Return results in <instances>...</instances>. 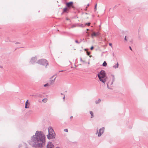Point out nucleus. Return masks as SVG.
Here are the masks:
<instances>
[{
	"label": "nucleus",
	"instance_id": "f257e3e1",
	"mask_svg": "<svg viewBox=\"0 0 148 148\" xmlns=\"http://www.w3.org/2000/svg\"><path fill=\"white\" fill-rule=\"evenodd\" d=\"M46 136L42 131H36L35 134L31 136L28 143L34 148H42L45 144Z\"/></svg>",
	"mask_w": 148,
	"mask_h": 148
},
{
	"label": "nucleus",
	"instance_id": "f03ea898",
	"mask_svg": "<svg viewBox=\"0 0 148 148\" xmlns=\"http://www.w3.org/2000/svg\"><path fill=\"white\" fill-rule=\"evenodd\" d=\"M106 73L103 70L101 71L98 73L97 76L100 81L105 84V82L107 80V77H106Z\"/></svg>",
	"mask_w": 148,
	"mask_h": 148
},
{
	"label": "nucleus",
	"instance_id": "7ed1b4c3",
	"mask_svg": "<svg viewBox=\"0 0 148 148\" xmlns=\"http://www.w3.org/2000/svg\"><path fill=\"white\" fill-rule=\"evenodd\" d=\"M49 134L47 135V138L49 139L54 138L55 137L56 134L53 130L51 127L48 128Z\"/></svg>",
	"mask_w": 148,
	"mask_h": 148
},
{
	"label": "nucleus",
	"instance_id": "20e7f679",
	"mask_svg": "<svg viewBox=\"0 0 148 148\" xmlns=\"http://www.w3.org/2000/svg\"><path fill=\"white\" fill-rule=\"evenodd\" d=\"M37 63L45 66V68H47L49 65L48 61L45 59H42L38 60L36 62Z\"/></svg>",
	"mask_w": 148,
	"mask_h": 148
},
{
	"label": "nucleus",
	"instance_id": "39448f33",
	"mask_svg": "<svg viewBox=\"0 0 148 148\" xmlns=\"http://www.w3.org/2000/svg\"><path fill=\"white\" fill-rule=\"evenodd\" d=\"M111 76L112 77V81H111L110 80H108V78L107 77V80L105 82V84L107 85V87L109 89H111L109 86H111L112 85L113 82L115 81L114 76L113 75H111Z\"/></svg>",
	"mask_w": 148,
	"mask_h": 148
},
{
	"label": "nucleus",
	"instance_id": "423d86ee",
	"mask_svg": "<svg viewBox=\"0 0 148 148\" xmlns=\"http://www.w3.org/2000/svg\"><path fill=\"white\" fill-rule=\"evenodd\" d=\"M37 60V57L35 56L34 57H32L30 61V63L32 64H34L35 63H36V61Z\"/></svg>",
	"mask_w": 148,
	"mask_h": 148
},
{
	"label": "nucleus",
	"instance_id": "0eeeda50",
	"mask_svg": "<svg viewBox=\"0 0 148 148\" xmlns=\"http://www.w3.org/2000/svg\"><path fill=\"white\" fill-rule=\"evenodd\" d=\"M104 127H102L99 130V132L98 133V137L100 136L104 132Z\"/></svg>",
	"mask_w": 148,
	"mask_h": 148
},
{
	"label": "nucleus",
	"instance_id": "6e6552de",
	"mask_svg": "<svg viewBox=\"0 0 148 148\" xmlns=\"http://www.w3.org/2000/svg\"><path fill=\"white\" fill-rule=\"evenodd\" d=\"M100 34V33L98 32H93L91 34V36L93 38L94 37H97L99 36Z\"/></svg>",
	"mask_w": 148,
	"mask_h": 148
},
{
	"label": "nucleus",
	"instance_id": "1a4fd4ad",
	"mask_svg": "<svg viewBox=\"0 0 148 148\" xmlns=\"http://www.w3.org/2000/svg\"><path fill=\"white\" fill-rule=\"evenodd\" d=\"M54 147V146L52 143L50 142L48 143L47 145V148H53Z\"/></svg>",
	"mask_w": 148,
	"mask_h": 148
},
{
	"label": "nucleus",
	"instance_id": "9d476101",
	"mask_svg": "<svg viewBox=\"0 0 148 148\" xmlns=\"http://www.w3.org/2000/svg\"><path fill=\"white\" fill-rule=\"evenodd\" d=\"M73 3L72 2L67 3H66V7L69 8H73Z\"/></svg>",
	"mask_w": 148,
	"mask_h": 148
},
{
	"label": "nucleus",
	"instance_id": "9b49d317",
	"mask_svg": "<svg viewBox=\"0 0 148 148\" xmlns=\"http://www.w3.org/2000/svg\"><path fill=\"white\" fill-rule=\"evenodd\" d=\"M56 77H55L53 79H50L49 80V86L52 85L54 84L55 81Z\"/></svg>",
	"mask_w": 148,
	"mask_h": 148
},
{
	"label": "nucleus",
	"instance_id": "f8f14e48",
	"mask_svg": "<svg viewBox=\"0 0 148 148\" xmlns=\"http://www.w3.org/2000/svg\"><path fill=\"white\" fill-rule=\"evenodd\" d=\"M29 105L30 103L28 102V100H27L26 102L25 103V108H29V107L27 106L28 105Z\"/></svg>",
	"mask_w": 148,
	"mask_h": 148
},
{
	"label": "nucleus",
	"instance_id": "ddd939ff",
	"mask_svg": "<svg viewBox=\"0 0 148 148\" xmlns=\"http://www.w3.org/2000/svg\"><path fill=\"white\" fill-rule=\"evenodd\" d=\"M118 66H119V64H118V63L117 62V63L115 64V65H114L113 66V68H114L115 69H116V68H118Z\"/></svg>",
	"mask_w": 148,
	"mask_h": 148
},
{
	"label": "nucleus",
	"instance_id": "4468645a",
	"mask_svg": "<svg viewBox=\"0 0 148 148\" xmlns=\"http://www.w3.org/2000/svg\"><path fill=\"white\" fill-rule=\"evenodd\" d=\"M107 64L106 62L105 61H104L102 64V66H103L106 67L107 66Z\"/></svg>",
	"mask_w": 148,
	"mask_h": 148
},
{
	"label": "nucleus",
	"instance_id": "2eb2a0df",
	"mask_svg": "<svg viewBox=\"0 0 148 148\" xmlns=\"http://www.w3.org/2000/svg\"><path fill=\"white\" fill-rule=\"evenodd\" d=\"M101 101L100 99H99L98 100H96L95 101V103L96 104H97L99 103Z\"/></svg>",
	"mask_w": 148,
	"mask_h": 148
},
{
	"label": "nucleus",
	"instance_id": "dca6fc26",
	"mask_svg": "<svg viewBox=\"0 0 148 148\" xmlns=\"http://www.w3.org/2000/svg\"><path fill=\"white\" fill-rule=\"evenodd\" d=\"M90 114L91 115V118H93L94 116V115H93V114L92 112V111H90Z\"/></svg>",
	"mask_w": 148,
	"mask_h": 148
},
{
	"label": "nucleus",
	"instance_id": "f3484780",
	"mask_svg": "<svg viewBox=\"0 0 148 148\" xmlns=\"http://www.w3.org/2000/svg\"><path fill=\"white\" fill-rule=\"evenodd\" d=\"M42 101L43 102L45 103L47 101V99H44L42 100Z\"/></svg>",
	"mask_w": 148,
	"mask_h": 148
},
{
	"label": "nucleus",
	"instance_id": "a211bd4d",
	"mask_svg": "<svg viewBox=\"0 0 148 148\" xmlns=\"http://www.w3.org/2000/svg\"><path fill=\"white\" fill-rule=\"evenodd\" d=\"M49 86V83H47L44 85V87H47Z\"/></svg>",
	"mask_w": 148,
	"mask_h": 148
},
{
	"label": "nucleus",
	"instance_id": "6ab92c4d",
	"mask_svg": "<svg viewBox=\"0 0 148 148\" xmlns=\"http://www.w3.org/2000/svg\"><path fill=\"white\" fill-rule=\"evenodd\" d=\"M67 10V9L66 8H64L63 9L64 12H66Z\"/></svg>",
	"mask_w": 148,
	"mask_h": 148
},
{
	"label": "nucleus",
	"instance_id": "aec40b11",
	"mask_svg": "<svg viewBox=\"0 0 148 148\" xmlns=\"http://www.w3.org/2000/svg\"><path fill=\"white\" fill-rule=\"evenodd\" d=\"M79 26V27H84L85 26V25H83V24H81V25H80Z\"/></svg>",
	"mask_w": 148,
	"mask_h": 148
},
{
	"label": "nucleus",
	"instance_id": "412c9836",
	"mask_svg": "<svg viewBox=\"0 0 148 148\" xmlns=\"http://www.w3.org/2000/svg\"><path fill=\"white\" fill-rule=\"evenodd\" d=\"M97 4H96L95 5V11H96L97 10Z\"/></svg>",
	"mask_w": 148,
	"mask_h": 148
},
{
	"label": "nucleus",
	"instance_id": "4be33fe9",
	"mask_svg": "<svg viewBox=\"0 0 148 148\" xmlns=\"http://www.w3.org/2000/svg\"><path fill=\"white\" fill-rule=\"evenodd\" d=\"M90 23H86L85 24V26L86 25H87L88 26H89L90 25Z\"/></svg>",
	"mask_w": 148,
	"mask_h": 148
},
{
	"label": "nucleus",
	"instance_id": "5701e85b",
	"mask_svg": "<svg viewBox=\"0 0 148 148\" xmlns=\"http://www.w3.org/2000/svg\"><path fill=\"white\" fill-rule=\"evenodd\" d=\"M64 131L65 132H68V130L67 129H65L64 130Z\"/></svg>",
	"mask_w": 148,
	"mask_h": 148
},
{
	"label": "nucleus",
	"instance_id": "b1692460",
	"mask_svg": "<svg viewBox=\"0 0 148 148\" xmlns=\"http://www.w3.org/2000/svg\"><path fill=\"white\" fill-rule=\"evenodd\" d=\"M75 42H76V43H78V44H79L80 43L77 40H75Z\"/></svg>",
	"mask_w": 148,
	"mask_h": 148
},
{
	"label": "nucleus",
	"instance_id": "393cba45",
	"mask_svg": "<svg viewBox=\"0 0 148 148\" xmlns=\"http://www.w3.org/2000/svg\"><path fill=\"white\" fill-rule=\"evenodd\" d=\"M94 48V47H93V46H92L91 47V48H90V49L91 50H92V49H93Z\"/></svg>",
	"mask_w": 148,
	"mask_h": 148
},
{
	"label": "nucleus",
	"instance_id": "a878e982",
	"mask_svg": "<svg viewBox=\"0 0 148 148\" xmlns=\"http://www.w3.org/2000/svg\"><path fill=\"white\" fill-rule=\"evenodd\" d=\"M87 54L89 56L90 54V53L88 52H87Z\"/></svg>",
	"mask_w": 148,
	"mask_h": 148
},
{
	"label": "nucleus",
	"instance_id": "bb28decb",
	"mask_svg": "<svg viewBox=\"0 0 148 148\" xmlns=\"http://www.w3.org/2000/svg\"><path fill=\"white\" fill-rule=\"evenodd\" d=\"M124 40H125L126 41H127V40L126 38V36H125V37Z\"/></svg>",
	"mask_w": 148,
	"mask_h": 148
},
{
	"label": "nucleus",
	"instance_id": "cd10ccee",
	"mask_svg": "<svg viewBox=\"0 0 148 148\" xmlns=\"http://www.w3.org/2000/svg\"><path fill=\"white\" fill-rule=\"evenodd\" d=\"M15 44H20V42H16L15 43Z\"/></svg>",
	"mask_w": 148,
	"mask_h": 148
},
{
	"label": "nucleus",
	"instance_id": "c85d7f7f",
	"mask_svg": "<svg viewBox=\"0 0 148 148\" xmlns=\"http://www.w3.org/2000/svg\"><path fill=\"white\" fill-rule=\"evenodd\" d=\"M54 75H53L52 76V77H51L50 78V79H53V77H54Z\"/></svg>",
	"mask_w": 148,
	"mask_h": 148
},
{
	"label": "nucleus",
	"instance_id": "c756f323",
	"mask_svg": "<svg viewBox=\"0 0 148 148\" xmlns=\"http://www.w3.org/2000/svg\"><path fill=\"white\" fill-rule=\"evenodd\" d=\"M129 48L131 50H132V48H131V47L130 46V47H129Z\"/></svg>",
	"mask_w": 148,
	"mask_h": 148
},
{
	"label": "nucleus",
	"instance_id": "7c9ffc66",
	"mask_svg": "<svg viewBox=\"0 0 148 148\" xmlns=\"http://www.w3.org/2000/svg\"><path fill=\"white\" fill-rule=\"evenodd\" d=\"M109 45L110 46H111L112 45V44L111 43H110L109 44Z\"/></svg>",
	"mask_w": 148,
	"mask_h": 148
},
{
	"label": "nucleus",
	"instance_id": "2f4dec72",
	"mask_svg": "<svg viewBox=\"0 0 148 148\" xmlns=\"http://www.w3.org/2000/svg\"><path fill=\"white\" fill-rule=\"evenodd\" d=\"M0 68L1 69H2L3 68V67L2 66H0Z\"/></svg>",
	"mask_w": 148,
	"mask_h": 148
},
{
	"label": "nucleus",
	"instance_id": "473e14b6",
	"mask_svg": "<svg viewBox=\"0 0 148 148\" xmlns=\"http://www.w3.org/2000/svg\"><path fill=\"white\" fill-rule=\"evenodd\" d=\"M63 71V70H61V71H59V72H63V71Z\"/></svg>",
	"mask_w": 148,
	"mask_h": 148
},
{
	"label": "nucleus",
	"instance_id": "72a5a7b5",
	"mask_svg": "<svg viewBox=\"0 0 148 148\" xmlns=\"http://www.w3.org/2000/svg\"><path fill=\"white\" fill-rule=\"evenodd\" d=\"M29 112H32V111L31 110H30L29 111Z\"/></svg>",
	"mask_w": 148,
	"mask_h": 148
},
{
	"label": "nucleus",
	"instance_id": "f704fd0d",
	"mask_svg": "<svg viewBox=\"0 0 148 148\" xmlns=\"http://www.w3.org/2000/svg\"><path fill=\"white\" fill-rule=\"evenodd\" d=\"M80 60H81V61L83 62V61L82 60V58H80Z\"/></svg>",
	"mask_w": 148,
	"mask_h": 148
},
{
	"label": "nucleus",
	"instance_id": "c9c22d12",
	"mask_svg": "<svg viewBox=\"0 0 148 148\" xmlns=\"http://www.w3.org/2000/svg\"><path fill=\"white\" fill-rule=\"evenodd\" d=\"M65 96L64 95V97H63V99H65Z\"/></svg>",
	"mask_w": 148,
	"mask_h": 148
},
{
	"label": "nucleus",
	"instance_id": "e433bc0d",
	"mask_svg": "<svg viewBox=\"0 0 148 148\" xmlns=\"http://www.w3.org/2000/svg\"><path fill=\"white\" fill-rule=\"evenodd\" d=\"M87 6H88L89 5V3H88V4H87Z\"/></svg>",
	"mask_w": 148,
	"mask_h": 148
},
{
	"label": "nucleus",
	"instance_id": "4c0bfd02",
	"mask_svg": "<svg viewBox=\"0 0 148 148\" xmlns=\"http://www.w3.org/2000/svg\"><path fill=\"white\" fill-rule=\"evenodd\" d=\"M73 118V116H71L70 117V119H72Z\"/></svg>",
	"mask_w": 148,
	"mask_h": 148
},
{
	"label": "nucleus",
	"instance_id": "58836bf2",
	"mask_svg": "<svg viewBox=\"0 0 148 148\" xmlns=\"http://www.w3.org/2000/svg\"><path fill=\"white\" fill-rule=\"evenodd\" d=\"M56 148H60L59 147H56Z\"/></svg>",
	"mask_w": 148,
	"mask_h": 148
},
{
	"label": "nucleus",
	"instance_id": "ea45409f",
	"mask_svg": "<svg viewBox=\"0 0 148 148\" xmlns=\"http://www.w3.org/2000/svg\"><path fill=\"white\" fill-rule=\"evenodd\" d=\"M61 95H63V94H62V93H61Z\"/></svg>",
	"mask_w": 148,
	"mask_h": 148
},
{
	"label": "nucleus",
	"instance_id": "a19ab883",
	"mask_svg": "<svg viewBox=\"0 0 148 148\" xmlns=\"http://www.w3.org/2000/svg\"><path fill=\"white\" fill-rule=\"evenodd\" d=\"M88 30H89V29H87V31Z\"/></svg>",
	"mask_w": 148,
	"mask_h": 148
},
{
	"label": "nucleus",
	"instance_id": "79ce46f5",
	"mask_svg": "<svg viewBox=\"0 0 148 148\" xmlns=\"http://www.w3.org/2000/svg\"><path fill=\"white\" fill-rule=\"evenodd\" d=\"M98 131H97V133Z\"/></svg>",
	"mask_w": 148,
	"mask_h": 148
}]
</instances>
